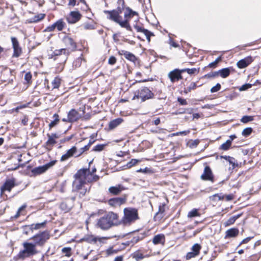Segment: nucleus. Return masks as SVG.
Listing matches in <instances>:
<instances>
[{"instance_id":"e433bc0d","label":"nucleus","mask_w":261,"mask_h":261,"mask_svg":"<svg viewBox=\"0 0 261 261\" xmlns=\"http://www.w3.org/2000/svg\"><path fill=\"white\" fill-rule=\"evenodd\" d=\"M231 145L230 141L227 140L220 146L219 149L225 151L229 149Z\"/></svg>"},{"instance_id":"c03bdc74","label":"nucleus","mask_w":261,"mask_h":261,"mask_svg":"<svg viewBox=\"0 0 261 261\" xmlns=\"http://www.w3.org/2000/svg\"><path fill=\"white\" fill-rule=\"evenodd\" d=\"M60 208L65 212H68L70 211V207L68 206L66 202H63L60 204Z\"/></svg>"},{"instance_id":"a211bd4d","label":"nucleus","mask_w":261,"mask_h":261,"mask_svg":"<svg viewBox=\"0 0 261 261\" xmlns=\"http://www.w3.org/2000/svg\"><path fill=\"white\" fill-rule=\"evenodd\" d=\"M118 54L120 55L124 56L126 59L131 62H135L137 60L136 56L133 54L129 51L124 50H119Z\"/></svg>"},{"instance_id":"aec40b11","label":"nucleus","mask_w":261,"mask_h":261,"mask_svg":"<svg viewBox=\"0 0 261 261\" xmlns=\"http://www.w3.org/2000/svg\"><path fill=\"white\" fill-rule=\"evenodd\" d=\"M239 233V230L237 228H232L229 229L226 231L225 238H234L236 237Z\"/></svg>"},{"instance_id":"052dcab7","label":"nucleus","mask_w":261,"mask_h":261,"mask_svg":"<svg viewBox=\"0 0 261 261\" xmlns=\"http://www.w3.org/2000/svg\"><path fill=\"white\" fill-rule=\"evenodd\" d=\"M82 169H86L88 172L89 174L86 176L88 178H89V176H92V174L96 171V169L95 167L92 168L91 171L89 170V167L88 168H83Z\"/></svg>"},{"instance_id":"de8ad7c7","label":"nucleus","mask_w":261,"mask_h":261,"mask_svg":"<svg viewBox=\"0 0 261 261\" xmlns=\"http://www.w3.org/2000/svg\"><path fill=\"white\" fill-rule=\"evenodd\" d=\"M182 71H183V72H187L189 74H194L196 72H197V70L195 68H191V69L185 68V69H182Z\"/></svg>"},{"instance_id":"7ed1b4c3","label":"nucleus","mask_w":261,"mask_h":261,"mask_svg":"<svg viewBox=\"0 0 261 261\" xmlns=\"http://www.w3.org/2000/svg\"><path fill=\"white\" fill-rule=\"evenodd\" d=\"M88 172L86 169H80L74 175V180L72 183L73 191H79L84 188L86 182H91L86 176Z\"/></svg>"},{"instance_id":"6ab92c4d","label":"nucleus","mask_w":261,"mask_h":261,"mask_svg":"<svg viewBox=\"0 0 261 261\" xmlns=\"http://www.w3.org/2000/svg\"><path fill=\"white\" fill-rule=\"evenodd\" d=\"M76 151V147L75 146L72 147L70 149L67 151L65 154L61 156L60 161L63 162L68 160L69 158L72 156Z\"/></svg>"},{"instance_id":"72a5a7b5","label":"nucleus","mask_w":261,"mask_h":261,"mask_svg":"<svg viewBox=\"0 0 261 261\" xmlns=\"http://www.w3.org/2000/svg\"><path fill=\"white\" fill-rule=\"evenodd\" d=\"M53 118H54V120L52 121L48 125L49 129L55 126L59 122V115L57 114H55L53 115Z\"/></svg>"},{"instance_id":"423d86ee","label":"nucleus","mask_w":261,"mask_h":261,"mask_svg":"<svg viewBox=\"0 0 261 261\" xmlns=\"http://www.w3.org/2000/svg\"><path fill=\"white\" fill-rule=\"evenodd\" d=\"M57 162L56 160L51 161L50 162L43 165L35 167L32 169L31 172L34 176L39 175L45 172L49 168L53 167Z\"/></svg>"},{"instance_id":"49530a36","label":"nucleus","mask_w":261,"mask_h":261,"mask_svg":"<svg viewBox=\"0 0 261 261\" xmlns=\"http://www.w3.org/2000/svg\"><path fill=\"white\" fill-rule=\"evenodd\" d=\"M197 87V85L196 83L192 82L189 86L187 87V89L185 90V92L187 93L189 92H190L192 90H194Z\"/></svg>"},{"instance_id":"c9c22d12","label":"nucleus","mask_w":261,"mask_h":261,"mask_svg":"<svg viewBox=\"0 0 261 261\" xmlns=\"http://www.w3.org/2000/svg\"><path fill=\"white\" fill-rule=\"evenodd\" d=\"M46 223V221H45L42 223L33 224L30 226V228L33 229H39L41 228L44 227Z\"/></svg>"},{"instance_id":"6e6552de","label":"nucleus","mask_w":261,"mask_h":261,"mask_svg":"<svg viewBox=\"0 0 261 261\" xmlns=\"http://www.w3.org/2000/svg\"><path fill=\"white\" fill-rule=\"evenodd\" d=\"M200 178L203 180H208L214 182V176L209 166H206L204 169L203 173Z\"/></svg>"},{"instance_id":"9d476101","label":"nucleus","mask_w":261,"mask_h":261,"mask_svg":"<svg viewBox=\"0 0 261 261\" xmlns=\"http://www.w3.org/2000/svg\"><path fill=\"white\" fill-rule=\"evenodd\" d=\"M182 69H175L169 73L168 77L172 83H174L182 79Z\"/></svg>"},{"instance_id":"f704fd0d","label":"nucleus","mask_w":261,"mask_h":261,"mask_svg":"<svg viewBox=\"0 0 261 261\" xmlns=\"http://www.w3.org/2000/svg\"><path fill=\"white\" fill-rule=\"evenodd\" d=\"M140 161L137 159H133L129 162L127 163L125 165L123 166L125 169L130 168L136 165L138 163H139Z\"/></svg>"},{"instance_id":"39448f33","label":"nucleus","mask_w":261,"mask_h":261,"mask_svg":"<svg viewBox=\"0 0 261 261\" xmlns=\"http://www.w3.org/2000/svg\"><path fill=\"white\" fill-rule=\"evenodd\" d=\"M50 235L47 231L39 232L33 236L30 239L32 240L36 246H42L49 239Z\"/></svg>"},{"instance_id":"79ce46f5","label":"nucleus","mask_w":261,"mask_h":261,"mask_svg":"<svg viewBox=\"0 0 261 261\" xmlns=\"http://www.w3.org/2000/svg\"><path fill=\"white\" fill-rule=\"evenodd\" d=\"M165 212V204H163L162 205H160L159 207V211L156 213L155 216H158L160 215L161 218H162L163 217V214Z\"/></svg>"},{"instance_id":"4468645a","label":"nucleus","mask_w":261,"mask_h":261,"mask_svg":"<svg viewBox=\"0 0 261 261\" xmlns=\"http://www.w3.org/2000/svg\"><path fill=\"white\" fill-rule=\"evenodd\" d=\"M253 61V59L251 56H248L239 61L237 62V65L239 68H244L251 64Z\"/></svg>"},{"instance_id":"774afa93","label":"nucleus","mask_w":261,"mask_h":261,"mask_svg":"<svg viewBox=\"0 0 261 261\" xmlns=\"http://www.w3.org/2000/svg\"><path fill=\"white\" fill-rule=\"evenodd\" d=\"M177 101L180 103V105L185 106L187 105L186 100L181 97L177 98Z\"/></svg>"},{"instance_id":"a18cd8bd","label":"nucleus","mask_w":261,"mask_h":261,"mask_svg":"<svg viewBox=\"0 0 261 261\" xmlns=\"http://www.w3.org/2000/svg\"><path fill=\"white\" fill-rule=\"evenodd\" d=\"M201 249V246L199 244H195L192 248V250L193 252H194V253H196L197 255L199 254V251Z\"/></svg>"},{"instance_id":"473e14b6","label":"nucleus","mask_w":261,"mask_h":261,"mask_svg":"<svg viewBox=\"0 0 261 261\" xmlns=\"http://www.w3.org/2000/svg\"><path fill=\"white\" fill-rule=\"evenodd\" d=\"M55 24L56 28H57L59 31H61L64 28L65 23L63 21L62 19H59L55 22Z\"/></svg>"},{"instance_id":"2f4dec72","label":"nucleus","mask_w":261,"mask_h":261,"mask_svg":"<svg viewBox=\"0 0 261 261\" xmlns=\"http://www.w3.org/2000/svg\"><path fill=\"white\" fill-rule=\"evenodd\" d=\"M81 242H86L88 243L96 242L97 240L95 238H94L92 236H85L84 237L82 238L80 240Z\"/></svg>"},{"instance_id":"680f3d73","label":"nucleus","mask_w":261,"mask_h":261,"mask_svg":"<svg viewBox=\"0 0 261 261\" xmlns=\"http://www.w3.org/2000/svg\"><path fill=\"white\" fill-rule=\"evenodd\" d=\"M197 255H198L196 253H194L193 251L190 252H188L187 254V255H186V259H191L192 258L196 257Z\"/></svg>"},{"instance_id":"e2e57ef3","label":"nucleus","mask_w":261,"mask_h":261,"mask_svg":"<svg viewBox=\"0 0 261 261\" xmlns=\"http://www.w3.org/2000/svg\"><path fill=\"white\" fill-rule=\"evenodd\" d=\"M71 250V249L70 247H64L62 250V252L66 253V255L68 256L70 255Z\"/></svg>"},{"instance_id":"0e129e2a","label":"nucleus","mask_w":261,"mask_h":261,"mask_svg":"<svg viewBox=\"0 0 261 261\" xmlns=\"http://www.w3.org/2000/svg\"><path fill=\"white\" fill-rule=\"evenodd\" d=\"M116 58L114 56H111L108 60V63L110 65H114L116 62Z\"/></svg>"},{"instance_id":"37998d69","label":"nucleus","mask_w":261,"mask_h":261,"mask_svg":"<svg viewBox=\"0 0 261 261\" xmlns=\"http://www.w3.org/2000/svg\"><path fill=\"white\" fill-rule=\"evenodd\" d=\"M199 214L198 212V210L197 209H193L191 211L189 212L188 214V217H194L196 216H199Z\"/></svg>"},{"instance_id":"69168bd1","label":"nucleus","mask_w":261,"mask_h":261,"mask_svg":"<svg viewBox=\"0 0 261 261\" xmlns=\"http://www.w3.org/2000/svg\"><path fill=\"white\" fill-rule=\"evenodd\" d=\"M73 137H74V135L73 134L71 135L70 136L66 137L64 138V139H61L60 140V142L61 143H65L66 142L69 141L71 139H72L73 138Z\"/></svg>"},{"instance_id":"7c9ffc66","label":"nucleus","mask_w":261,"mask_h":261,"mask_svg":"<svg viewBox=\"0 0 261 261\" xmlns=\"http://www.w3.org/2000/svg\"><path fill=\"white\" fill-rule=\"evenodd\" d=\"M32 256L25 249L20 251L17 254L16 257L18 259H24L25 258L29 257Z\"/></svg>"},{"instance_id":"4be33fe9","label":"nucleus","mask_w":261,"mask_h":261,"mask_svg":"<svg viewBox=\"0 0 261 261\" xmlns=\"http://www.w3.org/2000/svg\"><path fill=\"white\" fill-rule=\"evenodd\" d=\"M135 15H138L137 12L133 11L129 7H127L126 8V11L125 12L124 14L125 18L127 19L130 21V18L134 16Z\"/></svg>"},{"instance_id":"412c9836","label":"nucleus","mask_w":261,"mask_h":261,"mask_svg":"<svg viewBox=\"0 0 261 261\" xmlns=\"http://www.w3.org/2000/svg\"><path fill=\"white\" fill-rule=\"evenodd\" d=\"M125 189L121 185L117 186H112L109 188V191L113 195H118Z\"/></svg>"},{"instance_id":"a878e982","label":"nucleus","mask_w":261,"mask_h":261,"mask_svg":"<svg viewBox=\"0 0 261 261\" xmlns=\"http://www.w3.org/2000/svg\"><path fill=\"white\" fill-rule=\"evenodd\" d=\"M129 22V20L128 19L125 18V20L123 21H121L120 19H119L117 23H118L122 28H125L128 31H132V29Z\"/></svg>"},{"instance_id":"4d7b16f0","label":"nucleus","mask_w":261,"mask_h":261,"mask_svg":"<svg viewBox=\"0 0 261 261\" xmlns=\"http://www.w3.org/2000/svg\"><path fill=\"white\" fill-rule=\"evenodd\" d=\"M252 86V84H245L243 85L240 88L239 90L242 91H245L250 88H251Z\"/></svg>"},{"instance_id":"393cba45","label":"nucleus","mask_w":261,"mask_h":261,"mask_svg":"<svg viewBox=\"0 0 261 261\" xmlns=\"http://www.w3.org/2000/svg\"><path fill=\"white\" fill-rule=\"evenodd\" d=\"M231 70V67L223 68L218 70L219 75H220L222 78H226L229 75Z\"/></svg>"},{"instance_id":"bf43d9fd","label":"nucleus","mask_w":261,"mask_h":261,"mask_svg":"<svg viewBox=\"0 0 261 261\" xmlns=\"http://www.w3.org/2000/svg\"><path fill=\"white\" fill-rule=\"evenodd\" d=\"M121 250L120 247L118 249H114L112 248H109L107 250V253L109 255H111L114 253H117L119 251Z\"/></svg>"},{"instance_id":"1a4fd4ad","label":"nucleus","mask_w":261,"mask_h":261,"mask_svg":"<svg viewBox=\"0 0 261 261\" xmlns=\"http://www.w3.org/2000/svg\"><path fill=\"white\" fill-rule=\"evenodd\" d=\"M11 41L13 48V57H19L22 53V49L19 46L17 39L15 37H11Z\"/></svg>"},{"instance_id":"bb28decb","label":"nucleus","mask_w":261,"mask_h":261,"mask_svg":"<svg viewBox=\"0 0 261 261\" xmlns=\"http://www.w3.org/2000/svg\"><path fill=\"white\" fill-rule=\"evenodd\" d=\"M165 242V236L163 234H159L155 236L152 240L154 244H158L160 243H164Z\"/></svg>"},{"instance_id":"3c124183","label":"nucleus","mask_w":261,"mask_h":261,"mask_svg":"<svg viewBox=\"0 0 261 261\" xmlns=\"http://www.w3.org/2000/svg\"><path fill=\"white\" fill-rule=\"evenodd\" d=\"M105 146V144H98L96 145L93 148V151H102Z\"/></svg>"},{"instance_id":"6e6d98bb","label":"nucleus","mask_w":261,"mask_h":261,"mask_svg":"<svg viewBox=\"0 0 261 261\" xmlns=\"http://www.w3.org/2000/svg\"><path fill=\"white\" fill-rule=\"evenodd\" d=\"M83 27L85 30H94L95 29L94 25L90 23H84Z\"/></svg>"},{"instance_id":"dca6fc26","label":"nucleus","mask_w":261,"mask_h":261,"mask_svg":"<svg viewBox=\"0 0 261 261\" xmlns=\"http://www.w3.org/2000/svg\"><path fill=\"white\" fill-rule=\"evenodd\" d=\"M68 122H73L76 121L80 118L79 112L74 109H71L68 113Z\"/></svg>"},{"instance_id":"58836bf2","label":"nucleus","mask_w":261,"mask_h":261,"mask_svg":"<svg viewBox=\"0 0 261 261\" xmlns=\"http://www.w3.org/2000/svg\"><path fill=\"white\" fill-rule=\"evenodd\" d=\"M252 132H253V129L251 127H246L243 129V130L242 133V135L243 136L247 137L249 136L250 135H251V134L252 133Z\"/></svg>"},{"instance_id":"09e8293b","label":"nucleus","mask_w":261,"mask_h":261,"mask_svg":"<svg viewBox=\"0 0 261 261\" xmlns=\"http://www.w3.org/2000/svg\"><path fill=\"white\" fill-rule=\"evenodd\" d=\"M52 85L54 88H58L60 85V79L58 78H55L52 82Z\"/></svg>"},{"instance_id":"13d9d810","label":"nucleus","mask_w":261,"mask_h":261,"mask_svg":"<svg viewBox=\"0 0 261 261\" xmlns=\"http://www.w3.org/2000/svg\"><path fill=\"white\" fill-rule=\"evenodd\" d=\"M219 75V72L218 71L211 72L205 75V76L208 78L214 77Z\"/></svg>"},{"instance_id":"8fccbe9b","label":"nucleus","mask_w":261,"mask_h":261,"mask_svg":"<svg viewBox=\"0 0 261 261\" xmlns=\"http://www.w3.org/2000/svg\"><path fill=\"white\" fill-rule=\"evenodd\" d=\"M32 75L30 72H28L25 74L24 80L28 84L31 83Z\"/></svg>"},{"instance_id":"0eeeda50","label":"nucleus","mask_w":261,"mask_h":261,"mask_svg":"<svg viewBox=\"0 0 261 261\" xmlns=\"http://www.w3.org/2000/svg\"><path fill=\"white\" fill-rule=\"evenodd\" d=\"M16 186L14 178L6 179L1 187L0 195L2 196L5 191L10 192L13 188Z\"/></svg>"},{"instance_id":"cd10ccee","label":"nucleus","mask_w":261,"mask_h":261,"mask_svg":"<svg viewBox=\"0 0 261 261\" xmlns=\"http://www.w3.org/2000/svg\"><path fill=\"white\" fill-rule=\"evenodd\" d=\"M53 54L55 56L64 55L65 56V57L67 58L69 54V52L66 48H62L60 49H56L54 51Z\"/></svg>"},{"instance_id":"c756f323","label":"nucleus","mask_w":261,"mask_h":261,"mask_svg":"<svg viewBox=\"0 0 261 261\" xmlns=\"http://www.w3.org/2000/svg\"><path fill=\"white\" fill-rule=\"evenodd\" d=\"M145 237L144 234L140 233L137 236H134L132 240L130 242L132 243V246L137 243L139 241L142 240Z\"/></svg>"},{"instance_id":"a19ab883","label":"nucleus","mask_w":261,"mask_h":261,"mask_svg":"<svg viewBox=\"0 0 261 261\" xmlns=\"http://www.w3.org/2000/svg\"><path fill=\"white\" fill-rule=\"evenodd\" d=\"M47 136L48 138V140L45 143L46 145H53L56 143L55 139L50 136V134H47Z\"/></svg>"},{"instance_id":"5fc2aeb1","label":"nucleus","mask_w":261,"mask_h":261,"mask_svg":"<svg viewBox=\"0 0 261 261\" xmlns=\"http://www.w3.org/2000/svg\"><path fill=\"white\" fill-rule=\"evenodd\" d=\"M221 86L219 83H217L215 86L213 87L211 89L212 93L218 92L220 90Z\"/></svg>"},{"instance_id":"b1692460","label":"nucleus","mask_w":261,"mask_h":261,"mask_svg":"<svg viewBox=\"0 0 261 261\" xmlns=\"http://www.w3.org/2000/svg\"><path fill=\"white\" fill-rule=\"evenodd\" d=\"M123 122V119L121 118H118L110 122L109 127L110 129H113L120 124Z\"/></svg>"},{"instance_id":"c85d7f7f","label":"nucleus","mask_w":261,"mask_h":261,"mask_svg":"<svg viewBox=\"0 0 261 261\" xmlns=\"http://www.w3.org/2000/svg\"><path fill=\"white\" fill-rule=\"evenodd\" d=\"M45 16V14H39L36 15L33 17L30 18L28 21L29 23H35L43 19Z\"/></svg>"},{"instance_id":"f3484780","label":"nucleus","mask_w":261,"mask_h":261,"mask_svg":"<svg viewBox=\"0 0 261 261\" xmlns=\"http://www.w3.org/2000/svg\"><path fill=\"white\" fill-rule=\"evenodd\" d=\"M24 249L28 252L32 256L35 254L37 252L36 251V245L33 243L24 242L23 244Z\"/></svg>"},{"instance_id":"864d4df0","label":"nucleus","mask_w":261,"mask_h":261,"mask_svg":"<svg viewBox=\"0 0 261 261\" xmlns=\"http://www.w3.org/2000/svg\"><path fill=\"white\" fill-rule=\"evenodd\" d=\"M143 34L146 36V39L148 42L150 41V36L154 35L153 33L151 32L148 30H144Z\"/></svg>"},{"instance_id":"f257e3e1","label":"nucleus","mask_w":261,"mask_h":261,"mask_svg":"<svg viewBox=\"0 0 261 261\" xmlns=\"http://www.w3.org/2000/svg\"><path fill=\"white\" fill-rule=\"evenodd\" d=\"M118 225H119L118 216L113 212H109L100 218L96 223L98 227L104 230Z\"/></svg>"},{"instance_id":"603ef678","label":"nucleus","mask_w":261,"mask_h":261,"mask_svg":"<svg viewBox=\"0 0 261 261\" xmlns=\"http://www.w3.org/2000/svg\"><path fill=\"white\" fill-rule=\"evenodd\" d=\"M144 256L142 253L136 252L133 255V258H135L137 261H139L144 258Z\"/></svg>"},{"instance_id":"20e7f679","label":"nucleus","mask_w":261,"mask_h":261,"mask_svg":"<svg viewBox=\"0 0 261 261\" xmlns=\"http://www.w3.org/2000/svg\"><path fill=\"white\" fill-rule=\"evenodd\" d=\"M153 93L147 87H142L136 90L134 93V96L132 99L141 98V101L144 102L146 100L152 99L154 97Z\"/></svg>"},{"instance_id":"5701e85b","label":"nucleus","mask_w":261,"mask_h":261,"mask_svg":"<svg viewBox=\"0 0 261 261\" xmlns=\"http://www.w3.org/2000/svg\"><path fill=\"white\" fill-rule=\"evenodd\" d=\"M221 159H224L227 161H228L230 164L232 165V169H234L235 167L238 166V164L236 160V159L231 156H227V155H221L220 156Z\"/></svg>"},{"instance_id":"4c0bfd02","label":"nucleus","mask_w":261,"mask_h":261,"mask_svg":"<svg viewBox=\"0 0 261 261\" xmlns=\"http://www.w3.org/2000/svg\"><path fill=\"white\" fill-rule=\"evenodd\" d=\"M82 60H83L81 57H79L75 59L72 63L73 67L76 68L80 67L82 63Z\"/></svg>"},{"instance_id":"338daca9","label":"nucleus","mask_w":261,"mask_h":261,"mask_svg":"<svg viewBox=\"0 0 261 261\" xmlns=\"http://www.w3.org/2000/svg\"><path fill=\"white\" fill-rule=\"evenodd\" d=\"M56 29L55 23L47 27L45 30L44 32H52Z\"/></svg>"},{"instance_id":"9b49d317","label":"nucleus","mask_w":261,"mask_h":261,"mask_svg":"<svg viewBox=\"0 0 261 261\" xmlns=\"http://www.w3.org/2000/svg\"><path fill=\"white\" fill-rule=\"evenodd\" d=\"M126 201V196L121 197H115L110 199L108 201V203L111 206L116 207L124 204L125 203Z\"/></svg>"},{"instance_id":"2eb2a0df","label":"nucleus","mask_w":261,"mask_h":261,"mask_svg":"<svg viewBox=\"0 0 261 261\" xmlns=\"http://www.w3.org/2000/svg\"><path fill=\"white\" fill-rule=\"evenodd\" d=\"M63 41L64 44L72 50H74L76 48V44L75 41L68 36H65L63 38Z\"/></svg>"},{"instance_id":"ddd939ff","label":"nucleus","mask_w":261,"mask_h":261,"mask_svg":"<svg viewBox=\"0 0 261 261\" xmlns=\"http://www.w3.org/2000/svg\"><path fill=\"white\" fill-rule=\"evenodd\" d=\"M104 13L109 15L107 17L108 19L113 20L116 23L119 19L121 18V17L119 15V12L116 11V10H113L111 11L105 10Z\"/></svg>"},{"instance_id":"f03ea898","label":"nucleus","mask_w":261,"mask_h":261,"mask_svg":"<svg viewBox=\"0 0 261 261\" xmlns=\"http://www.w3.org/2000/svg\"><path fill=\"white\" fill-rule=\"evenodd\" d=\"M124 216L119 220V225L129 226L139 219L138 210L133 207H125L123 210Z\"/></svg>"},{"instance_id":"ea45409f","label":"nucleus","mask_w":261,"mask_h":261,"mask_svg":"<svg viewBox=\"0 0 261 261\" xmlns=\"http://www.w3.org/2000/svg\"><path fill=\"white\" fill-rule=\"evenodd\" d=\"M252 120H253V117L252 116L247 115L243 116L241 119V121L244 123H246Z\"/></svg>"},{"instance_id":"f8f14e48","label":"nucleus","mask_w":261,"mask_h":261,"mask_svg":"<svg viewBox=\"0 0 261 261\" xmlns=\"http://www.w3.org/2000/svg\"><path fill=\"white\" fill-rule=\"evenodd\" d=\"M82 17V15L79 11H71L69 14V16L67 18V21L69 23H75L79 21Z\"/></svg>"}]
</instances>
